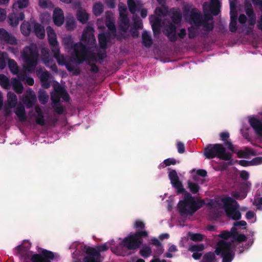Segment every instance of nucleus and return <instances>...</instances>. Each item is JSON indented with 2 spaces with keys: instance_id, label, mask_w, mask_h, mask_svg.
I'll return each mask as SVG.
<instances>
[{
  "instance_id": "obj_63",
  "label": "nucleus",
  "mask_w": 262,
  "mask_h": 262,
  "mask_svg": "<svg viewBox=\"0 0 262 262\" xmlns=\"http://www.w3.org/2000/svg\"><path fill=\"white\" fill-rule=\"evenodd\" d=\"M253 204V205H256V206H258L260 205H262V197L255 198L254 199Z\"/></svg>"
},
{
  "instance_id": "obj_41",
  "label": "nucleus",
  "mask_w": 262,
  "mask_h": 262,
  "mask_svg": "<svg viewBox=\"0 0 262 262\" xmlns=\"http://www.w3.org/2000/svg\"><path fill=\"white\" fill-rule=\"evenodd\" d=\"M103 11V6L102 3L98 2L95 3L93 8V13L96 15H100Z\"/></svg>"
},
{
  "instance_id": "obj_52",
  "label": "nucleus",
  "mask_w": 262,
  "mask_h": 262,
  "mask_svg": "<svg viewBox=\"0 0 262 262\" xmlns=\"http://www.w3.org/2000/svg\"><path fill=\"white\" fill-rule=\"evenodd\" d=\"M190 238L194 241H200L203 239V235L199 233H192L189 234Z\"/></svg>"
},
{
  "instance_id": "obj_2",
  "label": "nucleus",
  "mask_w": 262,
  "mask_h": 262,
  "mask_svg": "<svg viewBox=\"0 0 262 262\" xmlns=\"http://www.w3.org/2000/svg\"><path fill=\"white\" fill-rule=\"evenodd\" d=\"M219 0H210V3L203 5L204 16L191 5L185 4L182 9L185 19L196 27H202L205 31L211 30L213 27L212 15H217L220 7Z\"/></svg>"
},
{
  "instance_id": "obj_53",
  "label": "nucleus",
  "mask_w": 262,
  "mask_h": 262,
  "mask_svg": "<svg viewBox=\"0 0 262 262\" xmlns=\"http://www.w3.org/2000/svg\"><path fill=\"white\" fill-rule=\"evenodd\" d=\"M176 160H174L173 159H171V158L167 159L164 160L163 164H161L160 165V167H164L165 166H169L171 164L174 165L176 164Z\"/></svg>"
},
{
  "instance_id": "obj_24",
  "label": "nucleus",
  "mask_w": 262,
  "mask_h": 262,
  "mask_svg": "<svg viewBox=\"0 0 262 262\" xmlns=\"http://www.w3.org/2000/svg\"><path fill=\"white\" fill-rule=\"evenodd\" d=\"M36 100L34 92L29 89L27 91L26 94L24 96L22 101L28 107H31L35 102Z\"/></svg>"
},
{
  "instance_id": "obj_64",
  "label": "nucleus",
  "mask_w": 262,
  "mask_h": 262,
  "mask_svg": "<svg viewBox=\"0 0 262 262\" xmlns=\"http://www.w3.org/2000/svg\"><path fill=\"white\" fill-rule=\"evenodd\" d=\"M105 2L110 8H113L115 6V0H105Z\"/></svg>"
},
{
  "instance_id": "obj_48",
  "label": "nucleus",
  "mask_w": 262,
  "mask_h": 262,
  "mask_svg": "<svg viewBox=\"0 0 262 262\" xmlns=\"http://www.w3.org/2000/svg\"><path fill=\"white\" fill-rule=\"evenodd\" d=\"M201 262H215L214 254L212 252H209L205 254Z\"/></svg>"
},
{
  "instance_id": "obj_33",
  "label": "nucleus",
  "mask_w": 262,
  "mask_h": 262,
  "mask_svg": "<svg viewBox=\"0 0 262 262\" xmlns=\"http://www.w3.org/2000/svg\"><path fill=\"white\" fill-rule=\"evenodd\" d=\"M76 15L77 19L82 24L86 23L87 20H88V14L84 9L80 8L79 10H78Z\"/></svg>"
},
{
  "instance_id": "obj_21",
  "label": "nucleus",
  "mask_w": 262,
  "mask_h": 262,
  "mask_svg": "<svg viewBox=\"0 0 262 262\" xmlns=\"http://www.w3.org/2000/svg\"><path fill=\"white\" fill-rule=\"evenodd\" d=\"M169 178L170 180L172 185L177 190L179 193L182 192L184 190L182 184L179 181L177 172L174 170H171L169 172Z\"/></svg>"
},
{
  "instance_id": "obj_25",
  "label": "nucleus",
  "mask_w": 262,
  "mask_h": 262,
  "mask_svg": "<svg viewBox=\"0 0 262 262\" xmlns=\"http://www.w3.org/2000/svg\"><path fill=\"white\" fill-rule=\"evenodd\" d=\"M54 23L57 26H61L64 20V16L62 10L59 8H56L53 14Z\"/></svg>"
},
{
  "instance_id": "obj_38",
  "label": "nucleus",
  "mask_w": 262,
  "mask_h": 262,
  "mask_svg": "<svg viewBox=\"0 0 262 262\" xmlns=\"http://www.w3.org/2000/svg\"><path fill=\"white\" fill-rule=\"evenodd\" d=\"M9 59L7 53L0 52V69L3 70L6 67Z\"/></svg>"
},
{
  "instance_id": "obj_8",
  "label": "nucleus",
  "mask_w": 262,
  "mask_h": 262,
  "mask_svg": "<svg viewBox=\"0 0 262 262\" xmlns=\"http://www.w3.org/2000/svg\"><path fill=\"white\" fill-rule=\"evenodd\" d=\"M47 32L49 44L57 62L61 66H66L68 71H72L73 69L68 63L67 59L63 55L60 54L59 43L57 40L56 34L54 30L51 27H48L47 28Z\"/></svg>"
},
{
  "instance_id": "obj_31",
  "label": "nucleus",
  "mask_w": 262,
  "mask_h": 262,
  "mask_svg": "<svg viewBox=\"0 0 262 262\" xmlns=\"http://www.w3.org/2000/svg\"><path fill=\"white\" fill-rule=\"evenodd\" d=\"M34 21H31V23L24 21L21 24L20 26V30L23 35L28 36L30 34L31 32V28H33V25H32Z\"/></svg>"
},
{
  "instance_id": "obj_46",
  "label": "nucleus",
  "mask_w": 262,
  "mask_h": 262,
  "mask_svg": "<svg viewBox=\"0 0 262 262\" xmlns=\"http://www.w3.org/2000/svg\"><path fill=\"white\" fill-rule=\"evenodd\" d=\"M242 152L243 153V156L244 158H248L250 156L255 155V151L253 149L249 147H245Z\"/></svg>"
},
{
  "instance_id": "obj_11",
  "label": "nucleus",
  "mask_w": 262,
  "mask_h": 262,
  "mask_svg": "<svg viewBox=\"0 0 262 262\" xmlns=\"http://www.w3.org/2000/svg\"><path fill=\"white\" fill-rule=\"evenodd\" d=\"M53 87L54 91L51 93V97L54 103H58L60 99H62L64 101H68L69 100L68 94L65 89L58 82L54 83Z\"/></svg>"
},
{
  "instance_id": "obj_19",
  "label": "nucleus",
  "mask_w": 262,
  "mask_h": 262,
  "mask_svg": "<svg viewBox=\"0 0 262 262\" xmlns=\"http://www.w3.org/2000/svg\"><path fill=\"white\" fill-rule=\"evenodd\" d=\"M25 79V75L19 73L18 76V78H13L11 79L10 86L12 85L13 90L16 93L18 94L22 93L24 87L20 80L24 81Z\"/></svg>"
},
{
  "instance_id": "obj_22",
  "label": "nucleus",
  "mask_w": 262,
  "mask_h": 262,
  "mask_svg": "<svg viewBox=\"0 0 262 262\" xmlns=\"http://www.w3.org/2000/svg\"><path fill=\"white\" fill-rule=\"evenodd\" d=\"M7 107L4 108V112L6 115H9L11 114V111L9 108H14L17 103V98L16 95L12 92H8L7 94Z\"/></svg>"
},
{
  "instance_id": "obj_55",
  "label": "nucleus",
  "mask_w": 262,
  "mask_h": 262,
  "mask_svg": "<svg viewBox=\"0 0 262 262\" xmlns=\"http://www.w3.org/2000/svg\"><path fill=\"white\" fill-rule=\"evenodd\" d=\"M134 27L137 29H141L142 28V20L139 18H134Z\"/></svg>"
},
{
  "instance_id": "obj_3",
  "label": "nucleus",
  "mask_w": 262,
  "mask_h": 262,
  "mask_svg": "<svg viewBox=\"0 0 262 262\" xmlns=\"http://www.w3.org/2000/svg\"><path fill=\"white\" fill-rule=\"evenodd\" d=\"M220 236L222 239L216 245L215 253L221 256L223 262H231L234 256V247L237 242L245 241L246 236L239 234L235 227L232 228L230 232L223 231Z\"/></svg>"
},
{
  "instance_id": "obj_32",
  "label": "nucleus",
  "mask_w": 262,
  "mask_h": 262,
  "mask_svg": "<svg viewBox=\"0 0 262 262\" xmlns=\"http://www.w3.org/2000/svg\"><path fill=\"white\" fill-rule=\"evenodd\" d=\"M35 108L37 114L34 116L36 123L40 125H43L45 124V119L41 108L38 106H35Z\"/></svg>"
},
{
  "instance_id": "obj_30",
  "label": "nucleus",
  "mask_w": 262,
  "mask_h": 262,
  "mask_svg": "<svg viewBox=\"0 0 262 262\" xmlns=\"http://www.w3.org/2000/svg\"><path fill=\"white\" fill-rule=\"evenodd\" d=\"M239 164L244 166H248L249 165H258L262 164V157H258L253 159L250 161H246L241 160Z\"/></svg>"
},
{
  "instance_id": "obj_1",
  "label": "nucleus",
  "mask_w": 262,
  "mask_h": 262,
  "mask_svg": "<svg viewBox=\"0 0 262 262\" xmlns=\"http://www.w3.org/2000/svg\"><path fill=\"white\" fill-rule=\"evenodd\" d=\"M106 25L108 29V33H100L98 36L99 42L100 47L103 49L97 55L92 53V45H94L96 39L94 35V29L91 26H87L83 30L81 37V41L86 43L84 46L80 42L73 44V41L71 36H66L63 37L62 43L66 50L72 56V62L76 63H80L84 61L89 64H93L98 60L103 59L106 54L104 49L106 48L107 43L111 37L116 36V28L115 26V19L113 13L111 11L105 13Z\"/></svg>"
},
{
  "instance_id": "obj_28",
  "label": "nucleus",
  "mask_w": 262,
  "mask_h": 262,
  "mask_svg": "<svg viewBox=\"0 0 262 262\" xmlns=\"http://www.w3.org/2000/svg\"><path fill=\"white\" fill-rule=\"evenodd\" d=\"M169 13L172 21L174 24L180 23L182 19V14L179 9L173 8L170 10Z\"/></svg>"
},
{
  "instance_id": "obj_42",
  "label": "nucleus",
  "mask_w": 262,
  "mask_h": 262,
  "mask_svg": "<svg viewBox=\"0 0 262 262\" xmlns=\"http://www.w3.org/2000/svg\"><path fill=\"white\" fill-rule=\"evenodd\" d=\"M66 27L67 30H72L76 27L75 20L73 17L67 18Z\"/></svg>"
},
{
  "instance_id": "obj_60",
  "label": "nucleus",
  "mask_w": 262,
  "mask_h": 262,
  "mask_svg": "<svg viewBox=\"0 0 262 262\" xmlns=\"http://www.w3.org/2000/svg\"><path fill=\"white\" fill-rule=\"evenodd\" d=\"M178 151L179 153L182 154L185 151V147L184 144L181 142H179L177 143Z\"/></svg>"
},
{
  "instance_id": "obj_15",
  "label": "nucleus",
  "mask_w": 262,
  "mask_h": 262,
  "mask_svg": "<svg viewBox=\"0 0 262 262\" xmlns=\"http://www.w3.org/2000/svg\"><path fill=\"white\" fill-rule=\"evenodd\" d=\"M24 12L17 9H12V12L8 16V23L12 27H16L19 21L24 20Z\"/></svg>"
},
{
  "instance_id": "obj_16",
  "label": "nucleus",
  "mask_w": 262,
  "mask_h": 262,
  "mask_svg": "<svg viewBox=\"0 0 262 262\" xmlns=\"http://www.w3.org/2000/svg\"><path fill=\"white\" fill-rule=\"evenodd\" d=\"M86 255L83 259V262H101L102 258L96 249L92 247L85 248Z\"/></svg>"
},
{
  "instance_id": "obj_37",
  "label": "nucleus",
  "mask_w": 262,
  "mask_h": 262,
  "mask_svg": "<svg viewBox=\"0 0 262 262\" xmlns=\"http://www.w3.org/2000/svg\"><path fill=\"white\" fill-rule=\"evenodd\" d=\"M7 63L11 72L14 75H17L18 73V67L15 60L9 59Z\"/></svg>"
},
{
  "instance_id": "obj_54",
  "label": "nucleus",
  "mask_w": 262,
  "mask_h": 262,
  "mask_svg": "<svg viewBox=\"0 0 262 262\" xmlns=\"http://www.w3.org/2000/svg\"><path fill=\"white\" fill-rule=\"evenodd\" d=\"M177 250L176 246L172 245H171L168 249V252L165 254V256L168 258H171L172 257V252H174Z\"/></svg>"
},
{
  "instance_id": "obj_40",
  "label": "nucleus",
  "mask_w": 262,
  "mask_h": 262,
  "mask_svg": "<svg viewBox=\"0 0 262 262\" xmlns=\"http://www.w3.org/2000/svg\"><path fill=\"white\" fill-rule=\"evenodd\" d=\"M0 84L3 88L6 89H9L10 88V83L9 78L3 74L0 75Z\"/></svg>"
},
{
  "instance_id": "obj_34",
  "label": "nucleus",
  "mask_w": 262,
  "mask_h": 262,
  "mask_svg": "<svg viewBox=\"0 0 262 262\" xmlns=\"http://www.w3.org/2000/svg\"><path fill=\"white\" fill-rule=\"evenodd\" d=\"M15 113L18 119L20 121H24L26 119L25 108L23 106H18L16 108Z\"/></svg>"
},
{
  "instance_id": "obj_18",
  "label": "nucleus",
  "mask_w": 262,
  "mask_h": 262,
  "mask_svg": "<svg viewBox=\"0 0 262 262\" xmlns=\"http://www.w3.org/2000/svg\"><path fill=\"white\" fill-rule=\"evenodd\" d=\"M41 59L43 62L53 71L57 72V68L54 62L53 58L50 56L48 49L42 48L41 51Z\"/></svg>"
},
{
  "instance_id": "obj_49",
  "label": "nucleus",
  "mask_w": 262,
  "mask_h": 262,
  "mask_svg": "<svg viewBox=\"0 0 262 262\" xmlns=\"http://www.w3.org/2000/svg\"><path fill=\"white\" fill-rule=\"evenodd\" d=\"M246 217L247 220L251 223H253L256 221L255 213L253 211H248L246 213Z\"/></svg>"
},
{
  "instance_id": "obj_27",
  "label": "nucleus",
  "mask_w": 262,
  "mask_h": 262,
  "mask_svg": "<svg viewBox=\"0 0 262 262\" xmlns=\"http://www.w3.org/2000/svg\"><path fill=\"white\" fill-rule=\"evenodd\" d=\"M204 249V247L202 244H196L191 246L189 248V250L193 252L192 257L195 259H199L202 256L201 252L203 251Z\"/></svg>"
},
{
  "instance_id": "obj_14",
  "label": "nucleus",
  "mask_w": 262,
  "mask_h": 262,
  "mask_svg": "<svg viewBox=\"0 0 262 262\" xmlns=\"http://www.w3.org/2000/svg\"><path fill=\"white\" fill-rule=\"evenodd\" d=\"M127 5L130 13L134 14L137 12H140L143 18L147 16V10L143 8V5L141 0H127Z\"/></svg>"
},
{
  "instance_id": "obj_9",
  "label": "nucleus",
  "mask_w": 262,
  "mask_h": 262,
  "mask_svg": "<svg viewBox=\"0 0 262 262\" xmlns=\"http://www.w3.org/2000/svg\"><path fill=\"white\" fill-rule=\"evenodd\" d=\"M204 155L208 159L216 157L224 160H229L231 157V154L226 152L223 146L219 144L208 145L205 149Z\"/></svg>"
},
{
  "instance_id": "obj_50",
  "label": "nucleus",
  "mask_w": 262,
  "mask_h": 262,
  "mask_svg": "<svg viewBox=\"0 0 262 262\" xmlns=\"http://www.w3.org/2000/svg\"><path fill=\"white\" fill-rule=\"evenodd\" d=\"M188 187L190 190L193 193H196L199 191L198 185L195 183L192 182L190 181L188 182Z\"/></svg>"
},
{
  "instance_id": "obj_39",
  "label": "nucleus",
  "mask_w": 262,
  "mask_h": 262,
  "mask_svg": "<svg viewBox=\"0 0 262 262\" xmlns=\"http://www.w3.org/2000/svg\"><path fill=\"white\" fill-rule=\"evenodd\" d=\"M142 37L143 45L146 47L150 46L152 43V40L149 33L146 31H144Z\"/></svg>"
},
{
  "instance_id": "obj_13",
  "label": "nucleus",
  "mask_w": 262,
  "mask_h": 262,
  "mask_svg": "<svg viewBox=\"0 0 262 262\" xmlns=\"http://www.w3.org/2000/svg\"><path fill=\"white\" fill-rule=\"evenodd\" d=\"M245 11L248 19H247V17L244 14H241L238 18V21L243 25H244L247 21L248 28L251 29L255 23V16L251 4L246 5Z\"/></svg>"
},
{
  "instance_id": "obj_56",
  "label": "nucleus",
  "mask_w": 262,
  "mask_h": 262,
  "mask_svg": "<svg viewBox=\"0 0 262 262\" xmlns=\"http://www.w3.org/2000/svg\"><path fill=\"white\" fill-rule=\"evenodd\" d=\"M230 7V13L236 12V0H229Z\"/></svg>"
},
{
  "instance_id": "obj_4",
  "label": "nucleus",
  "mask_w": 262,
  "mask_h": 262,
  "mask_svg": "<svg viewBox=\"0 0 262 262\" xmlns=\"http://www.w3.org/2000/svg\"><path fill=\"white\" fill-rule=\"evenodd\" d=\"M148 233L145 231L137 232L135 234H130L123 239H119L118 245L114 241L105 243L99 246L96 250L100 252L107 250L110 247L112 251L117 255L125 256L127 254L126 249L134 250L138 248L141 244V238L142 236H147Z\"/></svg>"
},
{
  "instance_id": "obj_5",
  "label": "nucleus",
  "mask_w": 262,
  "mask_h": 262,
  "mask_svg": "<svg viewBox=\"0 0 262 262\" xmlns=\"http://www.w3.org/2000/svg\"><path fill=\"white\" fill-rule=\"evenodd\" d=\"M236 205L237 203L231 197L222 195L210 201L209 211L214 214L213 219L218 217L221 210H224L229 217L237 220L241 218V214L235 208Z\"/></svg>"
},
{
  "instance_id": "obj_57",
  "label": "nucleus",
  "mask_w": 262,
  "mask_h": 262,
  "mask_svg": "<svg viewBox=\"0 0 262 262\" xmlns=\"http://www.w3.org/2000/svg\"><path fill=\"white\" fill-rule=\"evenodd\" d=\"M188 36L189 38H193L196 33V29L193 27L188 28Z\"/></svg>"
},
{
  "instance_id": "obj_12",
  "label": "nucleus",
  "mask_w": 262,
  "mask_h": 262,
  "mask_svg": "<svg viewBox=\"0 0 262 262\" xmlns=\"http://www.w3.org/2000/svg\"><path fill=\"white\" fill-rule=\"evenodd\" d=\"M118 7L120 14L119 26L120 30L122 32H125L129 27L127 8L125 5L122 3L119 4Z\"/></svg>"
},
{
  "instance_id": "obj_51",
  "label": "nucleus",
  "mask_w": 262,
  "mask_h": 262,
  "mask_svg": "<svg viewBox=\"0 0 262 262\" xmlns=\"http://www.w3.org/2000/svg\"><path fill=\"white\" fill-rule=\"evenodd\" d=\"M151 243L153 245H155L157 247H158L160 251L158 253L159 254L162 253L163 251V247L160 243V242L159 241V240L157 238H152Z\"/></svg>"
},
{
  "instance_id": "obj_58",
  "label": "nucleus",
  "mask_w": 262,
  "mask_h": 262,
  "mask_svg": "<svg viewBox=\"0 0 262 262\" xmlns=\"http://www.w3.org/2000/svg\"><path fill=\"white\" fill-rule=\"evenodd\" d=\"M249 128L247 127H243L241 129V132L243 137L245 139H249Z\"/></svg>"
},
{
  "instance_id": "obj_20",
  "label": "nucleus",
  "mask_w": 262,
  "mask_h": 262,
  "mask_svg": "<svg viewBox=\"0 0 262 262\" xmlns=\"http://www.w3.org/2000/svg\"><path fill=\"white\" fill-rule=\"evenodd\" d=\"M248 122L255 134L257 136H262V120H259L255 116H251L248 117Z\"/></svg>"
},
{
  "instance_id": "obj_29",
  "label": "nucleus",
  "mask_w": 262,
  "mask_h": 262,
  "mask_svg": "<svg viewBox=\"0 0 262 262\" xmlns=\"http://www.w3.org/2000/svg\"><path fill=\"white\" fill-rule=\"evenodd\" d=\"M34 28L33 31L37 37L43 38L45 36V30L44 27L41 25L34 22L32 24Z\"/></svg>"
},
{
  "instance_id": "obj_10",
  "label": "nucleus",
  "mask_w": 262,
  "mask_h": 262,
  "mask_svg": "<svg viewBox=\"0 0 262 262\" xmlns=\"http://www.w3.org/2000/svg\"><path fill=\"white\" fill-rule=\"evenodd\" d=\"M54 257V253L46 250H43L40 254H33L29 251L21 255L20 262H51Z\"/></svg>"
},
{
  "instance_id": "obj_43",
  "label": "nucleus",
  "mask_w": 262,
  "mask_h": 262,
  "mask_svg": "<svg viewBox=\"0 0 262 262\" xmlns=\"http://www.w3.org/2000/svg\"><path fill=\"white\" fill-rule=\"evenodd\" d=\"M151 253V249L150 247L147 245L142 247L140 250V254L144 257H148Z\"/></svg>"
},
{
  "instance_id": "obj_23",
  "label": "nucleus",
  "mask_w": 262,
  "mask_h": 262,
  "mask_svg": "<svg viewBox=\"0 0 262 262\" xmlns=\"http://www.w3.org/2000/svg\"><path fill=\"white\" fill-rule=\"evenodd\" d=\"M0 40L4 42L11 45L17 43L16 38L3 28L0 29Z\"/></svg>"
},
{
  "instance_id": "obj_17",
  "label": "nucleus",
  "mask_w": 262,
  "mask_h": 262,
  "mask_svg": "<svg viewBox=\"0 0 262 262\" xmlns=\"http://www.w3.org/2000/svg\"><path fill=\"white\" fill-rule=\"evenodd\" d=\"M36 74L41 82L42 86L45 89L48 88L52 81V77L49 73L46 71L45 69L38 67Z\"/></svg>"
},
{
  "instance_id": "obj_62",
  "label": "nucleus",
  "mask_w": 262,
  "mask_h": 262,
  "mask_svg": "<svg viewBox=\"0 0 262 262\" xmlns=\"http://www.w3.org/2000/svg\"><path fill=\"white\" fill-rule=\"evenodd\" d=\"M240 177L243 180H247L249 177V173L245 170L240 172Z\"/></svg>"
},
{
  "instance_id": "obj_7",
  "label": "nucleus",
  "mask_w": 262,
  "mask_h": 262,
  "mask_svg": "<svg viewBox=\"0 0 262 262\" xmlns=\"http://www.w3.org/2000/svg\"><path fill=\"white\" fill-rule=\"evenodd\" d=\"M21 57L24 62V69L28 72H33L37 64L38 58L37 46L32 43L25 47L21 52Z\"/></svg>"
},
{
  "instance_id": "obj_26",
  "label": "nucleus",
  "mask_w": 262,
  "mask_h": 262,
  "mask_svg": "<svg viewBox=\"0 0 262 262\" xmlns=\"http://www.w3.org/2000/svg\"><path fill=\"white\" fill-rule=\"evenodd\" d=\"M191 177L193 180L198 184H202L204 182V178L206 176L207 172L203 169L192 170L191 171Z\"/></svg>"
},
{
  "instance_id": "obj_36",
  "label": "nucleus",
  "mask_w": 262,
  "mask_h": 262,
  "mask_svg": "<svg viewBox=\"0 0 262 262\" xmlns=\"http://www.w3.org/2000/svg\"><path fill=\"white\" fill-rule=\"evenodd\" d=\"M29 5V0H17L13 3L12 9H19L26 8Z\"/></svg>"
},
{
  "instance_id": "obj_44",
  "label": "nucleus",
  "mask_w": 262,
  "mask_h": 262,
  "mask_svg": "<svg viewBox=\"0 0 262 262\" xmlns=\"http://www.w3.org/2000/svg\"><path fill=\"white\" fill-rule=\"evenodd\" d=\"M39 100L42 104H45L47 102L49 96L48 94L44 91L40 90L39 92Z\"/></svg>"
},
{
  "instance_id": "obj_35",
  "label": "nucleus",
  "mask_w": 262,
  "mask_h": 262,
  "mask_svg": "<svg viewBox=\"0 0 262 262\" xmlns=\"http://www.w3.org/2000/svg\"><path fill=\"white\" fill-rule=\"evenodd\" d=\"M236 12L230 13L231 22L229 26L230 31L234 32L236 31Z\"/></svg>"
},
{
  "instance_id": "obj_6",
  "label": "nucleus",
  "mask_w": 262,
  "mask_h": 262,
  "mask_svg": "<svg viewBox=\"0 0 262 262\" xmlns=\"http://www.w3.org/2000/svg\"><path fill=\"white\" fill-rule=\"evenodd\" d=\"M204 204L203 200H195L189 193L185 192L183 199L178 203L177 208L181 215L186 217L188 215H192Z\"/></svg>"
},
{
  "instance_id": "obj_59",
  "label": "nucleus",
  "mask_w": 262,
  "mask_h": 262,
  "mask_svg": "<svg viewBox=\"0 0 262 262\" xmlns=\"http://www.w3.org/2000/svg\"><path fill=\"white\" fill-rule=\"evenodd\" d=\"M7 12L5 9L0 8V21H3L6 18Z\"/></svg>"
},
{
  "instance_id": "obj_45",
  "label": "nucleus",
  "mask_w": 262,
  "mask_h": 262,
  "mask_svg": "<svg viewBox=\"0 0 262 262\" xmlns=\"http://www.w3.org/2000/svg\"><path fill=\"white\" fill-rule=\"evenodd\" d=\"M232 195L236 199L242 200L247 196V192L243 190L238 191H234L232 193Z\"/></svg>"
},
{
  "instance_id": "obj_61",
  "label": "nucleus",
  "mask_w": 262,
  "mask_h": 262,
  "mask_svg": "<svg viewBox=\"0 0 262 262\" xmlns=\"http://www.w3.org/2000/svg\"><path fill=\"white\" fill-rule=\"evenodd\" d=\"M134 226L136 228H140V229H142L144 227V223L141 221H140V220H137L135 222V224H134Z\"/></svg>"
},
{
  "instance_id": "obj_47",
  "label": "nucleus",
  "mask_w": 262,
  "mask_h": 262,
  "mask_svg": "<svg viewBox=\"0 0 262 262\" xmlns=\"http://www.w3.org/2000/svg\"><path fill=\"white\" fill-rule=\"evenodd\" d=\"M39 5L43 8H50L53 7V5L50 0H38Z\"/></svg>"
}]
</instances>
